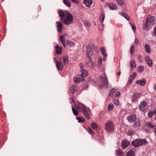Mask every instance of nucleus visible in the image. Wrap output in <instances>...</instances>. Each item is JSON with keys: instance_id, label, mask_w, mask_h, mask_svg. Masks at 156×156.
I'll return each instance as SVG.
<instances>
[{"instance_id": "f257e3e1", "label": "nucleus", "mask_w": 156, "mask_h": 156, "mask_svg": "<svg viewBox=\"0 0 156 156\" xmlns=\"http://www.w3.org/2000/svg\"><path fill=\"white\" fill-rule=\"evenodd\" d=\"M58 12L61 17L60 20L66 25L72 23L73 17L69 12L66 11L59 10Z\"/></svg>"}, {"instance_id": "f03ea898", "label": "nucleus", "mask_w": 156, "mask_h": 156, "mask_svg": "<svg viewBox=\"0 0 156 156\" xmlns=\"http://www.w3.org/2000/svg\"><path fill=\"white\" fill-rule=\"evenodd\" d=\"M75 108L78 111L82 112L83 115L87 119L90 118V110L84 105L80 103L78 105L75 106Z\"/></svg>"}, {"instance_id": "7ed1b4c3", "label": "nucleus", "mask_w": 156, "mask_h": 156, "mask_svg": "<svg viewBox=\"0 0 156 156\" xmlns=\"http://www.w3.org/2000/svg\"><path fill=\"white\" fill-rule=\"evenodd\" d=\"M155 24V20L154 17L151 16H149L147 18V21L146 24L143 27V28L147 30L148 28H150L151 26L154 25Z\"/></svg>"}, {"instance_id": "20e7f679", "label": "nucleus", "mask_w": 156, "mask_h": 156, "mask_svg": "<svg viewBox=\"0 0 156 156\" xmlns=\"http://www.w3.org/2000/svg\"><path fill=\"white\" fill-rule=\"evenodd\" d=\"M105 129L107 131L112 133L114 131L115 126L112 121L108 120L105 123Z\"/></svg>"}, {"instance_id": "39448f33", "label": "nucleus", "mask_w": 156, "mask_h": 156, "mask_svg": "<svg viewBox=\"0 0 156 156\" xmlns=\"http://www.w3.org/2000/svg\"><path fill=\"white\" fill-rule=\"evenodd\" d=\"M147 143V141L145 139H136L132 141V144L134 147H136L140 145H144Z\"/></svg>"}, {"instance_id": "423d86ee", "label": "nucleus", "mask_w": 156, "mask_h": 156, "mask_svg": "<svg viewBox=\"0 0 156 156\" xmlns=\"http://www.w3.org/2000/svg\"><path fill=\"white\" fill-rule=\"evenodd\" d=\"M98 85L101 87L104 86L106 88H108V83L107 78L106 77H104L101 76L100 80L98 83Z\"/></svg>"}, {"instance_id": "0eeeda50", "label": "nucleus", "mask_w": 156, "mask_h": 156, "mask_svg": "<svg viewBox=\"0 0 156 156\" xmlns=\"http://www.w3.org/2000/svg\"><path fill=\"white\" fill-rule=\"evenodd\" d=\"M147 107V102L145 101L141 102L139 106L140 110L142 112H144L146 110Z\"/></svg>"}, {"instance_id": "6e6552de", "label": "nucleus", "mask_w": 156, "mask_h": 156, "mask_svg": "<svg viewBox=\"0 0 156 156\" xmlns=\"http://www.w3.org/2000/svg\"><path fill=\"white\" fill-rule=\"evenodd\" d=\"M56 66L58 70H61L63 69V66L61 59L59 58L58 61H55Z\"/></svg>"}, {"instance_id": "1a4fd4ad", "label": "nucleus", "mask_w": 156, "mask_h": 156, "mask_svg": "<svg viewBox=\"0 0 156 156\" xmlns=\"http://www.w3.org/2000/svg\"><path fill=\"white\" fill-rule=\"evenodd\" d=\"M137 119L136 115L135 114H133L129 115L127 117V119L129 122H133Z\"/></svg>"}, {"instance_id": "9d476101", "label": "nucleus", "mask_w": 156, "mask_h": 156, "mask_svg": "<svg viewBox=\"0 0 156 156\" xmlns=\"http://www.w3.org/2000/svg\"><path fill=\"white\" fill-rule=\"evenodd\" d=\"M130 144L129 142L127 140H123L122 141L121 147L122 149H126Z\"/></svg>"}, {"instance_id": "9b49d317", "label": "nucleus", "mask_w": 156, "mask_h": 156, "mask_svg": "<svg viewBox=\"0 0 156 156\" xmlns=\"http://www.w3.org/2000/svg\"><path fill=\"white\" fill-rule=\"evenodd\" d=\"M108 6L109 8L111 10H116L117 9V6L114 4L106 3L105 5V7L107 8Z\"/></svg>"}, {"instance_id": "f8f14e48", "label": "nucleus", "mask_w": 156, "mask_h": 156, "mask_svg": "<svg viewBox=\"0 0 156 156\" xmlns=\"http://www.w3.org/2000/svg\"><path fill=\"white\" fill-rule=\"evenodd\" d=\"M56 23L57 31L58 32L61 33L63 27V24L61 22H60L57 21Z\"/></svg>"}, {"instance_id": "ddd939ff", "label": "nucleus", "mask_w": 156, "mask_h": 156, "mask_svg": "<svg viewBox=\"0 0 156 156\" xmlns=\"http://www.w3.org/2000/svg\"><path fill=\"white\" fill-rule=\"evenodd\" d=\"M87 55L88 58H90L92 56L93 52L90 47H87Z\"/></svg>"}, {"instance_id": "4468645a", "label": "nucleus", "mask_w": 156, "mask_h": 156, "mask_svg": "<svg viewBox=\"0 0 156 156\" xmlns=\"http://www.w3.org/2000/svg\"><path fill=\"white\" fill-rule=\"evenodd\" d=\"M137 76V73L136 72H134L131 75L129 78V84L132 83V81Z\"/></svg>"}, {"instance_id": "2eb2a0df", "label": "nucleus", "mask_w": 156, "mask_h": 156, "mask_svg": "<svg viewBox=\"0 0 156 156\" xmlns=\"http://www.w3.org/2000/svg\"><path fill=\"white\" fill-rule=\"evenodd\" d=\"M141 124L140 121H138L136 122L134 125L133 129L135 130H136L138 129L140 127Z\"/></svg>"}, {"instance_id": "dca6fc26", "label": "nucleus", "mask_w": 156, "mask_h": 156, "mask_svg": "<svg viewBox=\"0 0 156 156\" xmlns=\"http://www.w3.org/2000/svg\"><path fill=\"white\" fill-rule=\"evenodd\" d=\"M146 81L145 79H144L139 80H137L136 83L141 86H144L146 84Z\"/></svg>"}, {"instance_id": "f3484780", "label": "nucleus", "mask_w": 156, "mask_h": 156, "mask_svg": "<svg viewBox=\"0 0 156 156\" xmlns=\"http://www.w3.org/2000/svg\"><path fill=\"white\" fill-rule=\"evenodd\" d=\"M81 73H82L81 80L83 81L84 80V77L87 75V72L85 69H82L81 70Z\"/></svg>"}, {"instance_id": "a211bd4d", "label": "nucleus", "mask_w": 156, "mask_h": 156, "mask_svg": "<svg viewBox=\"0 0 156 156\" xmlns=\"http://www.w3.org/2000/svg\"><path fill=\"white\" fill-rule=\"evenodd\" d=\"M55 49L56 53L59 55L60 54L62 51V48L59 47L58 45H57L55 46Z\"/></svg>"}, {"instance_id": "6ab92c4d", "label": "nucleus", "mask_w": 156, "mask_h": 156, "mask_svg": "<svg viewBox=\"0 0 156 156\" xmlns=\"http://www.w3.org/2000/svg\"><path fill=\"white\" fill-rule=\"evenodd\" d=\"M83 2L87 7H90L92 3V0H84Z\"/></svg>"}, {"instance_id": "aec40b11", "label": "nucleus", "mask_w": 156, "mask_h": 156, "mask_svg": "<svg viewBox=\"0 0 156 156\" xmlns=\"http://www.w3.org/2000/svg\"><path fill=\"white\" fill-rule=\"evenodd\" d=\"M65 35H61L60 37V40L62 42V43L64 47H65V43L66 40L65 39Z\"/></svg>"}, {"instance_id": "412c9836", "label": "nucleus", "mask_w": 156, "mask_h": 156, "mask_svg": "<svg viewBox=\"0 0 156 156\" xmlns=\"http://www.w3.org/2000/svg\"><path fill=\"white\" fill-rule=\"evenodd\" d=\"M76 84H74L70 88L69 92L71 94H74L75 91L77 89L76 88Z\"/></svg>"}, {"instance_id": "4be33fe9", "label": "nucleus", "mask_w": 156, "mask_h": 156, "mask_svg": "<svg viewBox=\"0 0 156 156\" xmlns=\"http://www.w3.org/2000/svg\"><path fill=\"white\" fill-rule=\"evenodd\" d=\"M129 63L130 66V68L131 70H132L133 68H135L136 66L135 62L134 59H132L130 62Z\"/></svg>"}, {"instance_id": "5701e85b", "label": "nucleus", "mask_w": 156, "mask_h": 156, "mask_svg": "<svg viewBox=\"0 0 156 156\" xmlns=\"http://www.w3.org/2000/svg\"><path fill=\"white\" fill-rule=\"evenodd\" d=\"M115 153L117 156H122L123 152L120 149H117L115 151Z\"/></svg>"}, {"instance_id": "b1692460", "label": "nucleus", "mask_w": 156, "mask_h": 156, "mask_svg": "<svg viewBox=\"0 0 156 156\" xmlns=\"http://www.w3.org/2000/svg\"><path fill=\"white\" fill-rule=\"evenodd\" d=\"M140 96V94L136 93L134 94L132 97V99L133 101H135L136 99L139 98Z\"/></svg>"}, {"instance_id": "393cba45", "label": "nucleus", "mask_w": 156, "mask_h": 156, "mask_svg": "<svg viewBox=\"0 0 156 156\" xmlns=\"http://www.w3.org/2000/svg\"><path fill=\"white\" fill-rule=\"evenodd\" d=\"M135 154L134 152L131 150H130L126 154V156H135Z\"/></svg>"}, {"instance_id": "a878e982", "label": "nucleus", "mask_w": 156, "mask_h": 156, "mask_svg": "<svg viewBox=\"0 0 156 156\" xmlns=\"http://www.w3.org/2000/svg\"><path fill=\"white\" fill-rule=\"evenodd\" d=\"M66 44L67 45L70 47L73 46L74 45V43L73 42L69 41L68 40H66Z\"/></svg>"}, {"instance_id": "bb28decb", "label": "nucleus", "mask_w": 156, "mask_h": 156, "mask_svg": "<svg viewBox=\"0 0 156 156\" xmlns=\"http://www.w3.org/2000/svg\"><path fill=\"white\" fill-rule=\"evenodd\" d=\"M146 124L147 127H148L154 129H155L156 128V126L152 124L150 122H147Z\"/></svg>"}, {"instance_id": "cd10ccee", "label": "nucleus", "mask_w": 156, "mask_h": 156, "mask_svg": "<svg viewBox=\"0 0 156 156\" xmlns=\"http://www.w3.org/2000/svg\"><path fill=\"white\" fill-rule=\"evenodd\" d=\"M64 3L68 7H70L71 6V3L68 0H63Z\"/></svg>"}, {"instance_id": "c85d7f7f", "label": "nucleus", "mask_w": 156, "mask_h": 156, "mask_svg": "<svg viewBox=\"0 0 156 156\" xmlns=\"http://www.w3.org/2000/svg\"><path fill=\"white\" fill-rule=\"evenodd\" d=\"M63 61L64 64L66 65L68 62L69 59L67 57L64 56L63 57Z\"/></svg>"}, {"instance_id": "c756f323", "label": "nucleus", "mask_w": 156, "mask_h": 156, "mask_svg": "<svg viewBox=\"0 0 156 156\" xmlns=\"http://www.w3.org/2000/svg\"><path fill=\"white\" fill-rule=\"evenodd\" d=\"M145 49L147 52L149 53L150 52L151 50L149 45L147 44H146L145 45Z\"/></svg>"}, {"instance_id": "7c9ffc66", "label": "nucleus", "mask_w": 156, "mask_h": 156, "mask_svg": "<svg viewBox=\"0 0 156 156\" xmlns=\"http://www.w3.org/2000/svg\"><path fill=\"white\" fill-rule=\"evenodd\" d=\"M119 14L120 15L125 18L127 20H129V17L126 14L123 12L120 13Z\"/></svg>"}, {"instance_id": "2f4dec72", "label": "nucleus", "mask_w": 156, "mask_h": 156, "mask_svg": "<svg viewBox=\"0 0 156 156\" xmlns=\"http://www.w3.org/2000/svg\"><path fill=\"white\" fill-rule=\"evenodd\" d=\"M155 114L154 113V111H150L148 112V117L149 118H151L153 115Z\"/></svg>"}, {"instance_id": "473e14b6", "label": "nucleus", "mask_w": 156, "mask_h": 156, "mask_svg": "<svg viewBox=\"0 0 156 156\" xmlns=\"http://www.w3.org/2000/svg\"><path fill=\"white\" fill-rule=\"evenodd\" d=\"M76 119L78 120L79 122H83L84 121V119L83 117H76Z\"/></svg>"}, {"instance_id": "72a5a7b5", "label": "nucleus", "mask_w": 156, "mask_h": 156, "mask_svg": "<svg viewBox=\"0 0 156 156\" xmlns=\"http://www.w3.org/2000/svg\"><path fill=\"white\" fill-rule=\"evenodd\" d=\"M114 108L113 105L112 103H110L108 105V110L109 111H112Z\"/></svg>"}, {"instance_id": "f704fd0d", "label": "nucleus", "mask_w": 156, "mask_h": 156, "mask_svg": "<svg viewBox=\"0 0 156 156\" xmlns=\"http://www.w3.org/2000/svg\"><path fill=\"white\" fill-rule=\"evenodd\" d=\"M105 15L104 14H101L100 16L99 20L101 23H102L104 20Z\"/></svg>"}, {"instance_id": "c9c22d12", "label": "nucleus", "mask_w": 156, "mask_h": 156, "mask_svg": "<svg viewBox=\"0 0 156 156\" xmlns=\"http://www.w3.org/2000/svg\"><path fill=\"white\" fill-rule=\"evenodd\" d=\"M72 110L73 114L75 116H77L79 115V112L73 106L72 107Z\"/></svg>"}, {"instance_id": "e433bc0d", "label": "nucleus", "mask_w": 156, "mask_h": 156, "mask_svg": "<svg viewBox=\"0 0 156 156\" xmlns=\"http://www.w3.org/2000/svg\"><path fill=\"white\" fill-rule=\"evenodd\" d=\"M91 126L95 129H97L98 127V126L95 122H92L91 123Z\"/></svg>"}, {"instance_id": "4c0bfd02", "label": "nucleus", "mask_w": 156, "mask_h": 156, "mask_svg": "<svg viewBox=\"0 0 156 156\" xmlns=\"http://www.w3.org/2000/svg\"><path fill=\"white\" fill-rule=\"evenodd\" d=\"M81 79V78H80L79 77H75L74 79V81L75 83H78L80 82V81H82Z\"/></svg>"}, {"instance_id": "58836bf2", "label": "nucleus", "mask_w": 156, "mask_h": 156, "mask_svg": "<svg viewBox=\"0 0 156 156\" xmlns=\"http://www.w3.org/2000/svg\"><path fill=\"white\" fill-rule=\"evenodd\" d=\"M116 90L114 88L112 89L111 90H110L109 94V96H112L113 94L115 92Z\"/></svg>"}, {"instance_id": "ea45409f", "label": "nucleus", "mask_w": 156, "mask_h": 156, "mask_svg": "<svg viewBox=\"0 0 156 156\" xmlns=\"http://www.w3.org/2000/svg\"><path fill=\"white\" fill-rule=\"evenodd\" d=\"M101 50L103 55L107 54V53H105L106 50L105 48L103 47H101Z\"/></svg>"}, {"instance_id": "a19ab883", "label": "nucleus", "mask_w": 156, "mask_h": 156, "mask_svg": "<svg viewBox=\"0 0 156 156\" xmlns=\"http://www.w3.org/2000/svg\"><path fill=\"white\" fill-rule=\"evenodd\" d=\"M102 62V58L101 57H99L98 61V65L100 67L101 65Z\"/></svg>"}, {"instance_id": "79ce46f5", "label": "nucleus", "mask_w": 156, "mask_h": 156, "mask_svg": "<svg viewBox=\"0 0 156 156\" xmlns=\"http://www.w3.org/2000/svg\"><path fill=\"white\" fill-rule=\"evenodd\" d=\"M88 131L89 133L91 135H93L94 134V131H93L92 129L91 128H88Z\"/></svg>"}, {"instance_id": "37998d69", "label": "nucleus", "mask_w": 156, "mask_h": 156, "mask_svg": "<svg viewBox=\"0 0 156 156\" xmlns=\"http://www.w3.org/2000/svg\"><path fill=\"white\" fill-rule=\"evenodd\" d=\"M118 4L119 5H122L124 3L123 0H116Z\"/></svg>"}, {"instance_id": "c03bdc74", "label": "nucleus", "mask_w": 156, "mask_h": 156, "mask_svg": "<svg viewBox=\"0 0 156 156\" xmlns=\"http://www.w3.org/2000/svg\"><path fill=\"white\" fill-rule=\"evenodd\" d=\"M134 51V47L133 45L131 46L130 48V51L131 52V54H133V52Z\"/></svg>"}, {"instance_id": "a18cd8bd", "label": "nucleus", "mask_w": 156, "mask_h": 156, "mask_svg": "<svg viewBox=\"0 0 156 156\" xmlns=\"http://www.w3.org/2000/svg\"><path fill=\"white\" fill-rule=\"evenodd\" d=\"M150 66H152V62L151 60H150L146 62Z\"/></svg>"}, {"instance_id": "49530a36", "label": "nucleus", "mask_w": 156, "mask_h": 156, "mask_svg": "<svg viewBox=\"0 0 156 156\" xmlns=\"http://www.w3.org/2000/svg\"><path fill=\"white\" fill-rule=\"evenodd\" d=\"M138 69L139 70V72L140 73L141 72H142L144 70V67L142 66H140L138 67Z\"/></svg>"}, {"instance_id": "de8ad7c7", "label": "nucleus", "mask_w": 156, "mask_h": 156, "mask_svg": "<svg viewBox=\"0 0 156 156\" xmlns=\"http://www.w3.org/2000/svg\"><path fill=\"white\" fill-rule=\"evenodd\" d=\"M114 103L116 105H118L119 104V101L118 99H115L113 101Z\"/></svg>"}, {"instance_id": "09e8293b", "label": "nucleus", "mask_w": 156, "mask_h": 156, "mask_svg": "<svg viewBox=\"0 0 156 156\" xmlns=\"http://www.w3.org/2000/svg\"><path fill=\"white\" fill-rule=\"evenodd\" d=\"M130 24H131V26L133 30V31L135 30L136 29V27L135 26V25H134V24H132V23H131Z\"/></svg>"}, {"instance_id": "8fccbe9b", "label": "nucleus", "mask_w": 156, "mask_h": 156, "mask_svg": "<svg viewBox=\"0 0 156 156\" xmlns=\"http://www.w3.org/2000/svg\"><path fill=\"white\" fill-rule=\"evenodd\" d=\"M120 95V92L119 91H117L115 94V95L117 97H119Z\"/></svg>"}, {"instance_id": "3c124183", "label": "nucleus", "mask_w": 156, "mask_h": 156, "mask_svg": "<svg viewBox=\"0 0 156 156\" xmlns=\"http://www.w3.org/2000/svg\"><path fill=\"white\" fill-rule=\"evenodd\" d=\"M146 62H147L150 60L149 57L147 56H146L145 57Z\"/></svg>"}, {"instance_id": "603ef678", "label": "nucleus", "mask_w": 156, "mask_h": 156, "mask_svg": "<svg viewBox=\"0 0 156 156\" xmlns=\"http://www.w3.org/2000/svg\"><path fill=\"white\" fill-rule=\"evenodd\" d=\"M104 55V57H103V60L104 61H105L106 60V57L107 56V54L104 55Z\"/></svg>"}, {"instance_id": "864d4df0", "label": "nucleus", "mask_w": 156, "mask_h": 156, "mask_svg": "<svg viewBox=\"0 0 156 156\" xmlns=\"http://www.w3.org/2000/svg\"><path fill=\"white\" fill-rule=\"evenodd\" d=\"M138 59L140 62H141L142 61V58L141 55H139L138 57Z\"/></svg>"}, {"instance_id": "5fc2aeb1", "label": "nucleus", "mask_w": 156, "mask_h": 156, "mask_svg": "<svg viewBox=\"0 0 156 156\" xmlns=\"http://www.w3.org/2000/svg\"><path fill=\"white\" fill-rule=\"evenodd\" d=\"M79 66L81 68H83V65L82 63H80Z\"/></svg>"}, {"instance_id": "6e6d98bb", "label": "nucleus", "mask_w": 156, "mask_h": 156, "mask_svg": "<svg viewBox=\"0 0 156 156\" xmlns=\"http://www.w3.org/2000/svg\"><path fill=\"white\" fill-rule=\"evenodd\" d=\"M154 35L156 36V26H155L154 29Z\"/></svg>"}, {"instance_id": "4d7b16f0", "label": "nucleus", "mask_w": 156, "mask_h": 156, "mask_svg": "<svg viewBox=\"0 0 156 156\" xmlns=\"http://www.w3.org/2000/svg\"><path fill=\"white\" fill-rule=\"evenodd\" d=\"M72 1L75 3H77L78 2V0H71Z\"/></svg>"}, {"instance_id": "13d9d810", "label": "nucleus", "mask_w": 156, "mask_h": 156, "mask_svg": "<svg viewBox=\"0 0 156 156\" xmlns=\"http://www.w3.org/2000/svg\"><path fill=\"white\" fill-rule=\"evenodd\" d=\"M135 42L136 44H137L138 42V41L137 39H136L135 40Z\"/></svg>"}, {"instance_id": "bf43d9fd", "label": "nucleus", "mask_w": 156, "mask_h": 156, "mask_svg": "<svg viewBox=\"0 0 156 156\" xmlns=\"http://www.w3.org/2000/svg\"><path fill=\"white\" fill-rule=\"evenodd\" d=\"M121 72L120 71L119 72L117 73V76H119L121 74Z\"/></svg>"}, {"instance_id": "052dcab7", "label": "nucleus", "mask_w": 156, "mask_h": 156, "mask_svg": "<svg viewBox=\"0 0 156 156\" xmlns=\"http://www.w3.org/2000/svg\"><path fill=\"white\" fill-rule=\"evenodd\" d=\"M154 89L156 91V84L154 85Z\"/></svg>"}, {"instance_id": "680f3d73", "label": "nucleus", "mask_w": 156, "mask_h": 156, "mask_svg": "<svg viewBox=\"0 0 156 156\" xmlns=\"http://www.w3.org/2000/svg\"><path fill=\"white\" fill-rule=\"evenodd\" d=\"M154 133L155 134V137L156 138V130L154 131Z\"/></svg>"}, {"instance_id": "e2e57ef3", "label": "nucleus", "mask_w": 156, "mask_h": 156, "mask_svg": "<svg viewBox=\"0 0 156 156\" xmlns=\"http://www.w3.org/2000/svg\"><path fill=\"white\" fill-rule=\"evenodd\" d=\"M154 113L155 114H156V109L154 111Z\"/></svg>"}, {"instance_id": "0e129e2a", "label": "nucleus", "mask_w": 156, "mask_h": 156, "mask_svg": "<svg viewBox=\"0 0 156 156\" xmlns=\"http://www.w3.org/2000/svg\"><path fill=\"white\" fill-rule=\"evenodd\" d=\"M73 100H74V99H73V98H72V101H73V102H74V101H73Z\"/></svg>"}, {"instance_id": "69168bd1", "label": "nucleus", "mask_w": 156, "mask_h": 156, "mask_svg": "<svg viewBox=\"0 0 156 156\" xmlns=\"http://www.w3.org/2000/svg\"><path fill=\"white\" fill-rule=\"evenodd\" d=\"M154 119L156 120V116L155 117Z\"/></svg>"}, {"instance_id": "338daca9", "label": "nucleus", "mask_w": 156, "mask_h": 156, "mask_svg": "<svg viewBox=\"0 0 156 156\" xmlns=\"http://www.w3.org/2000/svg\"><path fill=\"white\" fill-rule=\"evenodd\" d=\"M155 68L156 69V66H155Z\"/></svg>"}]
</instances>
